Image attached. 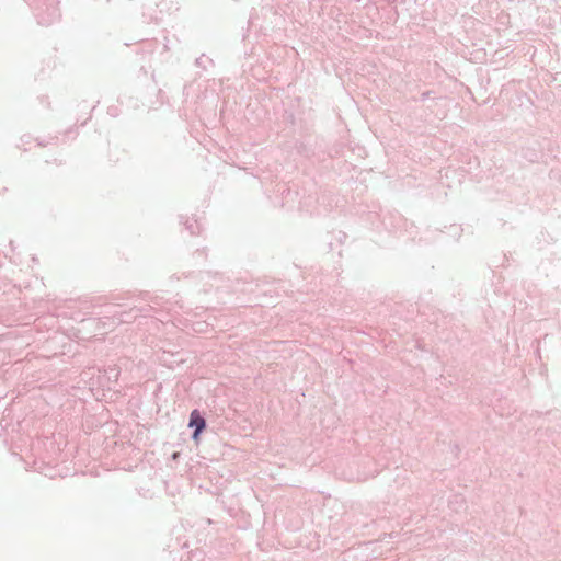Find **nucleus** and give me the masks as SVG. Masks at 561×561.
<instances>
[{"label": "nucleus", "mask_w": 561, "mask_h": 561, "mask_svg": "<svg viewBox=\"0 0 561 561\" xmlns=\"http://www.w3.org/2000/svg\"><path fill=\"white\" fill-rule=\"evenodd\" d=\"M188 426L190 427H194L195 431L193 433V440L195 443H198L199 442V434L203 432V430L206 427V421L205 419L201 415L199 411L198 410H193L190 414V423H188Z\"/></svg>", "instance_id": "nucleus-1"}]
</instances>
